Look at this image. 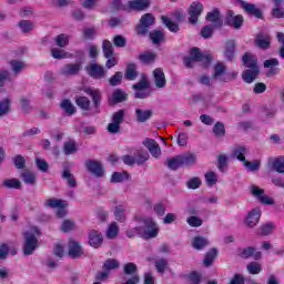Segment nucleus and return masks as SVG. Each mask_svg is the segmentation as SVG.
<instances>
[{"label":"nucleus","instance_id":"11","mask_svg":"<svg viewBox=\"0 0 284 284\" xmlns=\"http://www.w3.org/2000/svg\"><path fill=\"white\" fill-rule=\"evenodd\" d=\"M226 26H231V28H234L235 30H241L243 27V16L234 14V11H227L226 18H225Z\"/></svg>","mask_w":284,"mask_h":284},{"label":"nucleus","instance_id":"29","mask_svg":"<svg viewBox=\"0 0 284 284\" xmlns=\"http://www.w3.org/2000/svg\"><path fill=\"white\" fill-rule=\"evenodd\" d=\"M124 77L128 81H136V78L139 77V67H136L135 63L128 64Z\"/></svg>","mask_w":284,"mask_h":284},{"label":"nucleus","instance_id":"23","mask_svg":"<svg viewBox=\"0 0 284 284\" xmlns=\"http://www.w3.org/2000/svg\"><path fill=\"white\" fill-rule=\"evenodd\" d=\"M276 65H278V59H276V58L268 59V60L264 61V68L270 69L266 72V77L272 78V77L276 75V73L278 72V68H276Z\"/></svg>","mask_w":284,"mask_h":284},{"label":"nucleus","instance_id":"14","mask_svg":"<svg viewBox=\"0 0 284 284\" xmlns=\"http://www.w3.org/2000/svg\"><path fill=\"white\" fill-rule=\"evenodd\" d=\"M239 3H241L243 10L246 11L247 14H251L252 17H256V19H263V11L256 8V4L248 3L245 0H239Z\"/></svg>","mask_w":284,"mask_h":284},{"label":"nucleus","instance_id":"45","mask_svg":"<svg viewBox=\"0 0 284 284\" xmlns=\"http://www.w3.org/2000/svg\"><path fill=\"white\" fill-rule=\"evenodd\" d=\"M102 52L104 58L114 57V47L112 45V42H110V40H104L102 42Z\"/></svg>","mask_w":284,"mask_h":284},{"label":"nucleus","instance_id":"47","mask_svg":"<svg viewBox=\"0 0 284 284\" xmlns=\"http://www.w3.org/2000/svg\"><path fill=\"white\" fill-rule=\"evenodd\" d=\"M55 45L58 48H67V45H70V36L62 33L54 38Z\"/></svg>","mask_w":284,"mask_h":284},{"label":"nucleus","instance_id":"31","mask_svg":"<svg viewBox=\"0 0 284 284\" xmlns=\"http://www.w3.org/2000/svg\"><path fill=\"white\" fill-rule=\"evenodd\" d=\"M149 37L154 45H159L162 43V41H165V32H163L161 29L151 31Z\"/></svg>","mask_w":284,"mask_h":284},{"label":"nucleus","instance_id":"28","mask_svg":"<svg viewBox=\"0 0 284 284\" xmlns=\"http://www.w3.org/2000/svg\"><path fill=\"white\" fill-rule=\"evenodd\" d=\"M255 43L257 48H262V50H267L271 43L270 34L263 33V32L258 33L256 37Z\"/></svg>","mask_w":284,"mask_h":284},{"label":"nucleus","instance_id":"63","mask_svg":"<svg viewBox=\"0 0 284 284\" xmlns=\"http://www.w3.org/2000/svg\"><path fill=\"white\" fill-rule=\"evenodd\" d=\"M61 230L63 232H72V230H77V224L72 220H64Z\"/></svg>","mask_w":284,"mask_h":284},{"label":"nucleus","instance_id":"32","mask_svg":"<svg viewBox=\"0 0 284 284\" xmlns=\"http://www.w3.org/2000/svg\"><path fill=\"white\" fill-rule=\"evenodd\" d=\"M197 155L193 152H187L182 155H180V161L182 163V166H190L194 165L196 163Z\"/></svg>","mask_w":284,"mask_h":284},{"label":"nucleus","instance_id":"38","mask_svg":"<svg viewBox=\"0 0 284 284\" xmlns=\"http://www.w3.org/2000/svg\"><path fill=\"white\" fill-rule=\"evenodd\" d=\"M78 150L79 148H77V142L74 140H69L63 144V152L67 156H70V154H77Z\"/></svg>","mask_w":284,"mask_h":284},{"label":"nucleus","instance_id":"27","mask_svg":"<svg viewBox=\"0 0 284 284\" xmlns=\"http://www.w3.org/2000/svg\"><path fill=\"white\" fill-rule=\"evenodd\" d=\"M128 100V93L123 92V90L118 89L113 92L112 98L109 99L110 105H114L116 103H123V101Z\"/></svg>","mask_w":284,"mask_h":284},{"label":"nucleus","instance_id":"26","mask_svg":"<svg viewBox=\"0 0 284 284\" xmlns=\"http://www.w3.org/2000/svg\"><path fill=\"white\" fill-rule=\"evenodd\" d=\"M242 61L245 68H248V69L258 68V58H256V55L250 52L244 53Z\"/></svg>","mask_w":284,"mask_h":284},{"label":"nucleus","instance_id":"2","mask_svg":"<svg viewBox=\"0 0 284 284\" xmlns=\"http://www.w3.org/2000/svg\"><path fill=\"white\" fill-rule=\"evenodd\" d=\"M248 153L250 149L243 145H237L232 150L233 159H237V161L243 163L244 168H246L248 172H258V170L261 169V160H253L252 162L247 161L245 159V154Z\"/></svg>","mask_w":284,"mask_h":284},{"label":"nucleus","instance_id":"54","mask_svg":"<svg viewBox=\"0 0 284 284\" xmlns=\"http://www.w3.org/2000/svg\"><path fill=\"white\" fill-rule=\"evenodd\" d=\"M128 181V172H113L111 175V183H123Z\"/></svg>","mask_w":284,"mask_h":284},{"label":"nucleus","instance_id":"59","mask_svg":"<svg viewBox=\"0 0 284 284\" xmlns=\"http://www.w3.org/2000/svg\"><path fill=\"white\" fill-rule=\"evenodd\" d=\"M168 168H169V170H179V168H183V165L181 163V156L178 155L175 158L169 159Z\"/></svg>","mask_w":284,"mask_h":284},{"label":"nucleus","instance_id":"40","mask_svg":"<svg viewBox=\"0 0 284 284\" xmlns=\"http://www.w3.org/2000/svg\"><path fill=\"white\" fill-rule=\"evenodd\" d=\"M138 59L141 61V63L148 65L150 63H154V61L156 60V53L145 51L144 53H141Z\"/></svg>","mask_w":284,"mask_h":284},{"label":"nucleus","instance_id":"6","mask_svg":"<svg viewBox=\"0 0 284 284\" xmlns=\"http://www.w3.org/2000/svg\"><path fill=\"white\" fill-rule=\"evenodd\" d=\"M156 23V18L152 13H145L141 17L139 24L135 28L136 34L145 37L150 32V28Z\"/></svg>","mask_w":284,"mask_h":284},{"label":"nucleus","instance_id":"33","mask_svg":"<svg viewBox=\"0 0 284 284\" xmlns=\"http://www.w3.org/2000/svg\"><path fill=\"white\" fill-rule=\"evenodd\" d=\"M85 94L92 97V101L95 110H99V105H101V92L97 89L88 88L84 90Z\"/></svg>","mask_w":284,"mask_h":284},{"label":"nucleus","instance_id":"44","mask_svg":"<svg viewBox=\"0 0 284 284\" xmlns=\"http://www.w3.org/2000/svg\"><path fill=\"white\" fill-rule=\"evenodd\" d=\"M162 23L165 24V28H168V30H170V32H179L180 28H179V23L170 20V18H168L166 16H162Z\"/></svg>","mask_w":284,"mask_h":284},{"label":"nucleus","instance_id":"42","mask_svg":"<svg viewBox=\"0 0 284 284\" xmlns=\"http://www.w3.org/2000/svg\"><path fill=\"white\" fill-rule=\"evenodd\" d=\"M18 27L20 28L21 32L28 34L32 32V30H34V22H32L31 20H20L18 22Z\"/></svg>","mask_w":284,"mask_h":284},{"label":"nucleus","instance_id":"53","mask_svg":"<svg viewBox=\"0 0 284 284\" xmlns=\"http://www.w3.org/2000/svg\"><path fill=\"white\" fill-rule=\"evenodd\" d=\"M12 105V102L10 99H4L0 101V116H6L10 112V108Z\"/></svg>","mask_w":284,"mask_h":284},{"label":"nucleus","instance_id":"25","mask_svg":"<svg viewBox=\"0 0 284 284\" xmlns=\"http://www.w3.org/2000/svg\"><path fill=\"white\" fill-rule=\"evenodd\" d=\"M131 10H136L138 12H142L143 10H148L150 6V0H130L128 3Z\"/></svg>","mask_w":284,"mask_h":284},{"label":"nucleus","instance_id":"3","mask_svg":"<svg viewBox=\"0 0 284 284\" xmlns=\"http://www.w3.org/2000/svg\"><path fill=\"white\" fill-rule=\"evenodd\" d=\"M138 223H141L140 230L142 232V239L146 241L150 239H156L159 236V224L152 217L140 216L136 217Z\"/></svg>","mask_w":284,"mask_h":284},{"label":"nucleus","instance_id":"15","mask_svg":"<svg viewBox=\"0 0 284 284\" xmlns=\"http://www.w3.org/2000/svg\"><path fill=\"white\" fill-rule=\"evenodd\" d=\"M258 221H261V209L255 207L248 212L245 219V225H247V227H256Z\"/></svg>","mask_w":284,"mask_h":284},{"label":"nucleus","instance_id":"16","mask_svg":"<svg viewBox=\"0 0 284 284\" xmlns=\"http://www.w3.org/2000/svg\"><path fill=\"white\" fill-rule=\"evenodd\" d=\"M239 256L241 258H251L253 256L254 261H261L262 253L253 246H247L239 250Z\"/></svg>","mask_w":284,"mask_h":284},{"label":"nucleus","instance_id":"8","mask_svg":"<svg viewBox=\"0 0 284 284\" xmlns=\"http://www.w3.org/2000/svg\"><path fill=\"white\" fill-rule=\"evenodd\" d=\"M250 190L252 196L257 199V201H260V203H262L263 205H274V199L270 197V195H266L265 190L254 184L250 186Z\"/></svg>","mask_w":284,"mask_h":284},{"label":"nucleus","instance_id":"46","mask_svg":"<svg viewBox=\"0 0 284 284\" xmlns=\"http://www.w3.org/2000/svg\"><path fill=\"white\" fill-rule=\"evenodd\" d=\"M51 55L53 59H70V57H72V54L70 52H67L63 49H59V48H54L51 50Z\"/></svg>","mask_w":284,"mask_h":284},{"label":"nucleus","instance_id":"58","mask_svg":"<svg viewBox=\"0 0 284 284\" xmlns=\"http://www.w3.org/2000/svg\"><path fill=\"white\" fill-rule=\"evenodd\" d=\"M246 270L248 272V274H261L263 267L261 266V264H258V262H251L246 265Z\"/></svg>","mask_w":284,"mask_h":284},{"label":"nucleus","instance_id":"12","mask_svg":"<svg viewBox=\"0 0 284 284\" xmlns=\"http://www.w3.org/2000/svg\"><path fill=\"white\" fill-rule=\"evenodd\" d=\"M85 71L92 79H105V69L98 63L87 65Z\"/></svg>","mask_w":284,"mask_h":284},{"label":"nucleus","instance_id":"7","mask_svg":"<svg viewBox=\"0 0 284 284\" xmlns=\"http://www.w3.org/2000/svg\"><path fill=\"white\" fill-rule=\"evenodd\" d=\"M212 80L220 81V83H229L230 77H227V67L223 62H217L213 67Z\"/></svg>","mask_w":284,"mask_h":284},{"label":"nucleus","instance_id":"17","mask_svg":"<svg viewBox=\"0 0 284 284\" xmlns=\"http://www.w3.org/2000/svg\"><path fill=\"white\" fill-rule=\"evenodd\" d=\"M79 72H81V63L64 64L60 70V73L64 77H74Z\"/></svg>","mask_w":284,"mask_h":284},{"label":"nucleus","instance_id":"21","mask_svg":"<svg viewBox=\"0 0 284 284\" xmlns=\"http://www.w3.org/2000/svg\"><path fill=\"white\" fill-rule=\"evenodd\" d=\"M206 21L214 23V28H223V20H221V11L214 9L206 14Z\"/></svg>","mask_w":284,"mask_h":284},{"label":"nucleus","instance_id":"56","mask_svg":"<svg viewBox=\"0 0 284 284\" xmlns=\"http://www.w3.org/2000/svg\"><path fill=\"white\" fill-rule=\"evenodd\" d=\"M119 235V224L116 222H113L110 224V226L106 230V239H116Z\"/></svg>","mask_w":284,"mask_h":284},{"label":"nucleus","instance_id":"57","mask_svg":"<svg viewBox=\"0 0 284 284\" xmlns=\"http://www.w3.org/2000/svg\"><path fill=\"white\" fill-rule=\"evenodd\" d=\"M125 120V110L120 109L112 114L111 121L121 125Z\"/></svg>","mask_w":284,"mask_h":284},{"label":"nucleus","instance_id":"9","mask_svg":"<svg viewBox=\"0 0 284 284\" xmlns=\"http://www.w3.org/2000/svg\"><path fill=\"white\" fill-rule=\"evenodd\" d=\"M189 12V23H192V26H195V23H199V17L203 13V3L195 1L192 2L187 9Z\"/></svg>","mask_w":284,"mask_h":284},{"label":"nucleus","instance_id":"51","mask_svg":"<svg viewBox=\"0 0 284 284\" xmlns=\"http://www.w3.org/2000/svg\"><path fill=\"white\" fill-rule=\"evenodd\" d=\"M121 266V264L114 260V258H108L102 268L106 272H110L111 270H119V267Z\"/></svg>","mask_w":284,"mask_h":284},{"label":"nucleus","instance_id":"35","mask_svg":"<svg viewBox=\"0 0 284 284\" xmlns=\"http://www.w3.org/2000/svg\"><path fill=\"white\" fill-rule=\"evenodd\" d=\"M21 179L27 185H37V175L32 171H22Z\"/></svg>","mask_w":284,"mask_h":284},{"label":"nucleus","instance_id":"43","mask_svg":"<svg viewBox=\"0 0 284 284\" xmlns=\"http://www.w3.org/2000/svg\"><path fill=\"white\" fill-rule=\"evenodd\" d=\"M219 255V250L216 248H211L204 256V261L203 264L206 267H210V265H212L214 263V258H216V256Z\"/></svg>","mask_w":284,"mask_h":284},{"label":"nucleus","instance_id":"13","mask_svg":"<svg viewBox=\"0 0 284 284\" xmlns=\"http://www.w3.org/2000/svg\"><path fill=\"white\" fill-rule=\"evenodd\" d=\"M142 144L144 148H146V150H149L150 154L154 159H159L161 156V146L158 144L156 140L146 138Z\"/></svg>","mask_w":284,"mask_h":284},{"label":"nucleus","instance_id":"50","mask_svg":"<svg viewBox=\"0 0 284 284\" xmlns=\"http://www.w3.org/2000/svg\"><path fill=\"white\" fill-rule=\"evenodd\" d=\"M124 274L126 276H139V268L134 263H126L124 265Z\"/></svg>","mask_w":284,"mask_h":284},{"label":"nucleus","instance_id":"49","mask_svg":"<svg viewBox=\"0 0 284 284\" xmlns=\"http://www.w3.org/2000/svg\"><path fill=\"white\" fill-rule=\"evenodd\" d=\"M75 104L81 110H84V112H88V110H90L91 102L90 99H88L87 97H78L75 98Z\"/></svg>","mask_w":284,"mask_h":284},{"label":"nucleus","instance_id":"30","mask_svg":"<svg viewBox=\"0 0 284 284\" xmlns=\"http://www.w3.org/2000/svg\"><path fill=\"white\" fill-rule=\"evenodd\" d=\"M152 114H154L152 110H142V109L135 110V116H136L138 123H145V121H150V119H152Z\"/></svg>","mask_w":284,"mask_h":284},{"label":"nucleus","instance_id":"60","mask_svg":"<svg viewBox=\"0 0 284 284\" xmlns=\"http://www.w3.org/2000/svg\"><path fill=\"white\" fill-rule=\"evenodd\" d=\"M213 134L217 138L225 136V124L222 122H216L213 126Z\"/></svg>","mask_w":284,"mask_h":284},{"label":"nucleus","instance_id":"37","mask_svg":"<svg viewBox=\"0 0 284 284\" xmlns=\"http://www.w3.org/2000/svg\"><path fill=\"white\" fill-rule=\"evenodd\" d=\"M60 108L64 110L65 114H68L69 116H72V114L77 112V106L72 104V101H70V99L62 100Z\"/></svg>","mask_w":284,"mask_h":284},{"label":"nucleus","instance_id":"62","mask_svg":"<svg viewBox=\"0 0 284 284\" xmlns=\"http://www.w3.org/2000/svg\"><path fill=\"white\" fill-rule=\"evenodd\" d=\"M121 81H123V73L118 71L113 77L110 78L109 83L114 88L116 85H121Z\"/></svg>","mask_w":284,"mask_h":284},{"label":"nucleus","instance_id":"1","mask_svg":"<svg viewBox=\"0 0 284 284\" xmlns=\"http://www.w3.org/2000/svg\"><path fill=\"white\" fill-rule=\"evenodd\" d=\"M185 68H194L195 63H202L204 68H209L212 63V54L210 51L201 52V49L193 48L190 51V57H185L183 60Z\"/></svg>","mask_w":284,"mask_h":284},{"label":"nucleus","instance_id":"20","mask_svg":"<svg viewBox=\"0 0 284 284\" xmlns=\"http://www.w3.org/2000/svg\"><path fill=\"white\" fill-rule=\"evenodd\" d=\"M89 244L91 247H101L103 245V234L97 230L89 232Z\"/></svg>","mask_w":284,"mask_h":284},{"label":"nucleus","instance_id":"52","mask_svg":"<svg viewBox=\"0 0 284 284\" xmlns=\"http://www.w3.org/2000/svg\"><path fill=\"white\" fill-rule=\"evenodd\" d=\"M4 187H9V190H21V181L19 179H8L3 181Z\"/></svg>","mask_w":284,"mask_h":284},{"label":"nucleus","instance_id":"4","mask_svg":"<svg viewBox=\"0 0 284 284\" xmlns=\"http://www.w3.org/2000/svg\"><path fill=\"white\" fill-rule=\"evenodd\" d=\"M40 234L37 227L24 232V245L22 248L24 256H32V254H34V250L39 247V239L37 236Z\"/></svg>","mask_w":284,"mask_h":284},{"label":"nucleus","instance_id":"19","mask_svg":"<svg viewBox=\"0 0 284 284\" xmlns=\"http://www.w3.org/2000/svg\"><path fill=\"white\" fill-rule=\"evenodd\" d=\"M153 81L156 88L163 89L168 85V80L165 79V73L163 69L158 68L153 71Z\"/></svg>","mask_w":284,"mask_h":284},{"label":"nucleus","instance_id":"22","mask_svg":"<svg viewBox=\"0 0 284 284\" xmlns=\"http://www.w3.org/2000/svg\"><path fill=\"white\" fill-rule=\"evenodd\" d=\"M261 73V70L258 67H255L253 69H247L243 72L242 79L245 81V83H254L256 81V77Z\"/></svg>","mask_w":284,"mask_h":284},{"label":"nucleus","instance_id":"24","mask_svg":"<svg viewBox=\"0 0 284 284\" xmlns=\"http://www.w3.org/2000/svg\"><path fill=\"white\" fill-rule=\"evenodd\" d=\"M268 165L273 168L278 174H284V156H277L268 160Z\"/></svg>","mask_w":284,"mask_h":284},{"label":"nucleus","instance_id":"5","mask_svg":"<svg viewBox=\"0 0 284 284\" xmlns=\"http://www.w3.org/2000/svg\"><path fill=\"white\" fill-rule=\"evenodd\" d=\"M134 90V98L135 99H148L150 94H152V91H150V80L148 79V75L143 74L141 77V80L132 85Z\"/></svg>","mask_w":284,"mask_h":284},{"label":"nucleus","instance_id":"41","mask_svg":"<svg viewBox=\"0 0 284 284\" xmlns=\"http://www.w3.org/2000/svg\"><path fill=\"white\" fill-rule=\"evenodd\" d=\"M114 216H115V221H118L119 223H125L126 221V216H125V206L123 205H116L114 207V212H113Z\"/></svg>","mask_w":284,"mask_h":284},{"label":"nucleus","instance_id":"39","mask_svg":"<svg viewBox=\"0 0 284 284\" xmlns=\"http://www.w3.org/2000/svg\"><path fill=\"white\" fill-rule=\"evenodd\" d=\"M134 159L136 165H143V163L150 160V153L145 150H139L134 153Z\"/></svg>","mask_w":284,"mask_h":284},{"label":"nucleus","instance_id":"48","mask_svg":"<svg viewBox=\"0 0 284 284\" xmlns=\"http://www.w3.org/2000/svg\"><path fill=\"white\" fill-rule=\"evenodd\" d=\"M62 179H65L67 184L69 185V187H77V179L70 172L69 169H64V171L62 173Z\"/></svg>","mask_w":284,"mask_h":284},{"label":"nucleus","instance_id":"18","mask_svg":"<svg viewBox=\"0 0 284 284\" xmlns=\"http://www.w3.org/2000/svg\"><path fill=\"white\" fill-rule=\"evenodd\" d=\"M69 256L71 258H79L83 256V247H81V243L74 240L69 241Z\"/></svg>","mask_w":284,"mask_h":284},{"label":"nucleus","instance_id":"10","mask_svg":"<svg viewBox=\"0 0 284 284\" xmlns=\"http://www.w3.org/2000/svg\"><path fill=\"white\" fill-rule=\"evenodd\" d=\"M85 168L98 179H101L103 174H105V171H103V164H101V162L98 160H87Z\"/></svg>","mask_w":284,"mask_h":284},{"label":"nucleus","instance_id":"64","mask_svg":"<svg viewBox=\"0 0 284 284\" xmlns=\"http://www.w3.org/2000/svg\"><path fill=\"white\" fill-rule=\"evenodd\" d=\"M154 265H155L156 271L160 274H163V272H165V268L168 267V260H165V258L156 260Z\"/></svg>","mask_w":284,"mask_h":284},{"label":"nucleus","instance_id":"34","mask_svg":"<svg viewBox=\"0 0 284 284\" xmlns=\"http://www.w3.org/2000/svg\"><path fill=\"white\" fill-rule=\"evenodd\" d=\"M9 65L13 72V74H16V75L21 74V72H23V70H26V68H28L26 62L19 61V60H11L9 62Z\"/></svg>","mask_w":284,"mask_h":284},{"label":"nucleus","instance_id":"61","mask_svg":"<svg viewBox=\"0 0 284 284\" xmlns=\"http://www.w3.org/2000/svg\"><path fill=\"white\" fill-rule=\"evenodd\" d=\"M204 178L209 187H212V185H216V183L219 182V178L216 176V173L212 171L206 172Z\"/></svg>","mask_w":284,"mask_h":284},{"label":"nucleus","instance_id":"55","mask_svg":"<svg viewBox=\"0 0 284 284\" xmlns=\"http://www.w3.org/2000/svg\"><path fill=\"white\" fill-rule=\"evenodd\" d=\"M234 50H235L234 41L230 40L229 42H226L224 54L229 61H232V59H234Z\"/></svg>","mask_w":284,"mask_h":284},{"label":"nucleus","instance_id":"36","mask_svg":"<svg viewBox=\"0 0 284 284\" xmlns=\"http://www.w3.org/2000/svg\"><path fill=\"white\" fill-rule=\"evenodd\" d=\"M210 245V241L203 236H195L192 242L194 250H205Z\"/></svg>","mask_w":284,"mask_h":284}]
</instances>
